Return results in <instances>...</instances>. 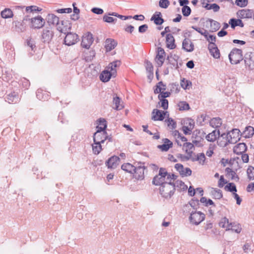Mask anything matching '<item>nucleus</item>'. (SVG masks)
<instances>
[{
    "instance_id": "f257e3e1",
    "label": "nucleus",
    "mask_w": 254,
    "mask_h": 254,
    "mask_svg": "<svg viewBox=\"0 0 254 254\" xmlns=\"http://www.w3.org/2000/svg\"><path fill=\"white\" fill-rule=\"evenodd\" d=\"M171 174L168 173L166 169L160 168L159 174L156 175L152 180V184L155 186H163L166 183H169L168 180H170Z\"/></svg>"
},
{
    "instance_id": "f03ea898",
    "label": "nucleus",
    "mask_w": 254,
    "mask_h": 254,
    "mask_svg": "<svg viewBox=\"0 0 254 254\" xmlns=\"http://www.w3.org/2000/svg\"><path fill=\"white\" fill-rule=\"evenodd\" d=\"M175 185L172 182L166 183L160 187V193L162 197L170 198L175 191Z\"/></svg>"
},
{
    "instance_id": "7ed1b4c3",
    "label": "nucleus",
    "mask_w": 254,
    "mask_h": 254,
    "mask_svg": "<svg viewBox=\"0 0 254 254\" xmlns=\"http://www.w3.org/2000/svg\"><path fill=\"white\" fill-rule=\"evenodd\" d=\"M229 59L232 64H236L239 63L243 59L242 50L233 49L229 54Z\"/></svg>"
},
{
    "instance_id": "20e7f679",
    "label": "nucleus",
    "mask_w": 254,
    "mask_h": 254,
    "mask_svg": "<svg viewBox=\"0 0 254 254\" xmlns=\"http://www.w3.org/2000/svg\"><path fill=\"white\" fill-rule=\"evenodd\" d=\"M205 219V214L200 211H192L189 217L190 222L194 225H198Z\"/></svg>"
},
{
    "instance_id": "39448f33",
    "label": "nucleus",
    "mask_w": 254,
    "mask_h": 254,
    "mask_svg": "<svg viewBox=\"0 0 254 254\" xmlns=\"http://www.w3.org/2000/svg\"><path fill=\"white\" fill-rule=\"evenodd\" d=\"M45 24V20L41 16L37 15L30 19V27L34 29H40Z\"/></svg>"
},
{
    "instance_id": "423d86ee",
    "label": "nucleus",
    "mask_w": 254,
    "mask_h": 254,
    "mask_svg": "<svg viewBox=\"0 0 254 254\" xmlns=\"http://www.w3.org/2000/svg\"><path fill=\"white\" fill-rule=\"evenodd\" d=\"M133 174V177L137 180H142L144 178V163L139 162L135 166Z\"/></svg>"
},
{
    "instance_id": "0eeeda50",
    "label": "nucleus",
    "mask_w": 254,
    "mask_h": 254,
    "mask_svg": "<svg viewBox=\"0 0 254 254\" xmlns=\"http://www.w3.org/2000/svg\"><path fill=\"white\" fill-rule=\"evenodd\" d=\"M54 35V31L50 28L46 27L42 31L41 40L44 43L49 44Z\"/></svg>"
},
{
    "instance_id": "6e6552de",
    "label": "nucleus",
    "mask_w": 254,
    "mask_h": 254,
    "mask_svg": "<svg viewBox=\"0 0 254 254\" xmlns=\"http://www.w3.org/2000/svg\"><path fill=\"white\" fill-rule=\"evenodd\" d=\"M79 41V38L77 34L67 32L64 39V43L65 45L70 46L75 44Z\"/></svg>"
},
{
    "instance_id": "1a4fd4ad",
    "label": "nucleus",
    "mask_w": 254,
    "mask_h": 254,
    "mask_svg": "<svg viewBox=\"0 0 254 254\" xmlns=\"http://www.w3.org/2000/svg\"><path fill=\"white\" fill-rule=\"evenodd\" d=\"M240 130L237 128L233 129L231 131L228 132L226 134L230 140V143L235 144L240 139Z\"/></svg>"
},
{
    "instance_id": "9d476101",
    "label": "nucleus",
    "mask_w": 254,
    "mask_h": 254,
    "mask_svg": "<svg viewBox=\"0 0 254 254\" xmlns=\"http://www.w3.org/2000/svg\"><path fill=\"white\" fill-rule=\"evenodd\" d=\"M246 66L250 69H254V53H247L244 59Z\"/></svg>"
},
{
    "instance_id": "9b49d317",
    "label": "nucleus",
    "mask_w": 254,
    "mask_h": 254,
    "mask_svg": "<svg viewBox=\"0 0 254 254\" xmlns=\"http://www.w3.org/2000/svg\"><path fill=\"white\" fill-rule=\"evenodd\" d=\"M93 42V35L91 33L88 32L85 36L83 37L81 42V46L83 48L89 49Z\"/></svg>"
},
{
    "instance_id": "f8f14e48",
    "label": "nucleus",
    "mask_w": 254,
    "mask_h": 254,
    "mask_svg": "<svg viewBox=\"0 0 254 254\" xmlns=\"http://www.w3.org/2000/svg\"><path fill=\"white\" fill-rule=\"evenodd\" d=\"M175 168L178 171L182 177L190 176L191 174V170L189 168H184L183 165L181 164H176L175 165Z\"/></svg>"
},
{
    "instance_id": "ddd939ff",
    "label": "nucleus",
    "mask_w": 254,
    "mask_h": 254,
    "mask_svg": "<svg viewBox=\"0 0 254 254\" xmlns=\"http://www.w3.org/2000/svg\"><path fill=\"white\" fill-rule=\"evenodd\" d=\"M106 131H97L93 135V142L103 143L107 140Z\"/></svg>"
},
{
    "instance_id": "4468645a",
    "label": "nucleus",
    "mask_w": 254,
    "mask_h": 254,
    "mask_svg": "<svg viewBox=\"0 0 254 254\" xmlns=\"http://www.w3.org/2000/svg\"><path fill=\"white\" fill-rule=\"evenodd\" d=\"M120 160V159L118 156L114 155L106 161L105 164L108 168L115 169L119 165Z\"/></svg>"
},
{
    "instance_id": "2eb2a0df",
    "label": "nucleus",
    "mask_w": 254,
    "mask_h": 254,
    "mask_svg": "<svg viewBox=\"0 0 254 254\" xmlns=\"http://www.w3.org/2000/svg\"><path fill=\"white\" fill-rule=\"evenodd\" d=\"M208 49L211 55L215 59H219L220 56L219 50L214 42H210L208 44Z\"/></svg>"
},
{
    "instance_id": "dca6fc26",
    "label": "nucleus",
    "mask_w": 254,
    "mask_h": 254,
    "mask_svg": "<svg viewBox=\"0 0 254 254\" xmlns=\"http://www.w3.org/2000/svg\"><path fill=\"white\" fill-rule=\"evenodd\" d=\"M15 9H23L24 8H25V11L27 13L34 14V13H37L42 10V8L38 7L36 5H30L28 6H16Z\"/></svg>"
},
{
    "instance_id": "f3484780",
    "label": "nucleus",
    "mask_w": 254,
    "mask_h": 254,
    "mask_svg": "<svg viewBox=\"0 0 254 254\" xmlns=\"http://www.w3.org/2000/svg\"><path fill=\"white\" fill-rule=\"evenodd\" d=\"M230 140L228 135L225 133H223L218 136L217 143L220 147H224L230 143Z\"/></svg>"
},
{
    "instance_id": "a211bd4d",
    "label": "nucleus",
    "mask_w": 254,
    "mask_h": 254,
    "mask_svg": "<svg viewBox=\"0 0 254 254\" xmlns=\"http://www.w3.org/2000/svg\"><path fill=\"white\" fill-rule=\"evenodd\" d=\"M182 49L187 52H191L194 50V44L189 38H185L182 43Z\"/></svg>"
},
{
    "instance_id": "6ab92c4d",
    "label": "nucleus",
    "mask_w": 254,
    "mask_h": 254,
    "mask_svg": "<svg viewBox=\"0 0 254 254\" xmlns=\"http://www.w3.org/2000/svg\"><path fill=\"white\" fill-rule=\"evenodd\" d=\"M165 54V52L163 49L162 48H158L157 51V54L156 55L155 60L156 62L158 64V66L160 67L162 65L164 61V56Z\"/></svg>"
},
{
    "instance_id": "aec40b11",
    "label": "nucleus",
    "mask_w": 254,
    "mask_h": 254,
    "mask_svg": "<svg viewBox=\"0 0 254 254\" xmlns=\"http://www.w3.org/2000/svg\"><path fill=\"white\" fill-rule=\"evenodd\" d=\"M164 111L158 109H154L152 111V120L153 121H163L165 118Z\"/></svg>"
},
{
    "instance_id": "412c9836",
    "label": "nucleus",
    "mask_w": 254,
    "mask_h": 254,
    "mask_svg": "<svg viewBox=\"0 0 254 254\" xmlns=\"http://www.w3.org/2000/svg\"><path fill=\"white\" fill-rule=\"evenodd\" d=\"M237 14L240 18L244 19L252 18L254 14L252 10L246 9L239 10Z\"/></svg>"
},
{
    "instance_id": "4be33fe9",
    "label": "nucleus",
    "mask_w": 254,
    "mask_h": 254,
    "mask_svg": "<svg viewBox=\"0 0 254 254\" xmlns=\"http://www.w3.org/2000/svg\"><path fill=\"white\" fill-rule=\"evenodd\" d=\"M46 20L49 26H55L59 23V18L54 14H49L47 16Z\"/></svg>"
},
{
    "instance_id": "5701e85b",
    "label": "nucleus",
    "mask_w": 254,
    "mask_h": 254,
    "mask_svg": "<svg viewBox=\"0 0 254 254\" xmlns=\"http://www.w3.org/2000/svg\"><path fill=\"white\" fill-rule=\"evenodd\" d=\"M150 20L153 21L156 25H160L164 22V20L162 18L161 13L157 11L152 16Z\"/></svg>"
},
{
    "instance_id": "b1692460",
    "label": "nucleus",
    "mask_w": 254,
    "mask_h": 254,
    "mask_svg": "<svg viewBox=\"0 0 254 254\" xmlns=\"http://www.w3.org/2000/svg\"><path fill=\"white\" fill-rule=\"evenodd\" d=\"M12 24L15 26V30L17 32H24L26 30V24L23 21H14Z\"/></svg>"
},
{
    "instance_id": "393cba45",
    "label": "nucleus",
    "mask_w": 254,
    "mask_h": 254,
    "mask_svg": "<svg viewBox=\"0 0 254 254\" xmlns=\"http://www.w3.org/2000/svg\"><path fill=\"white\" fill-rule=\"evenodd\" d=\"M175 38L171 34H167L166 36L167 47L170 49H174L176 46L175 44Z\"/></svg>"
},
{
    "instance_id": "a878e982",
    "label": "nucleus",
    "mask_w": 254,
    "mask_h": 254,
    "mask_svg": "<svg viewBox=\"0 0 254 254\" xmlns=\"http://www.w3.org/2000/svg\"><path fill=\"white\" fill-rule=\"evenodd\" d=\"M36 97L40 100L45 101L49 99L50 93L42 89H38L36 92Z\"/></svg>"
},
{
    "instance_id": "bb28decb",
    "label": "nucleus",
    "mask_w": 254,
    "mask_h": 254,
    "mask_svg": "<svg viewBox=\"0 0 254 254\" xmlns=\"http://www.w3.org/2000/svg\"><path fill=\"white\" fill-rule=\"evenodd\" d=\"M19 100V97L17 93L15 92H12L5 97V101L9 103H16Z\"/></svg>"
},
{
    "instance_id": "cd10ccee",
    "label": "nucleus",
    "mask_w": 254,
    "mask_h": 254,
    "mask_svg": "<svg viewBox=\"0 0 254 254\" xmlns=\"http://www.w3.org/2000/svg\"><path fill=\"white\" fill-rule=\"evenodd\" d=\"M247 147L245 143H240L235 146L233 148L234 152L237 154H241L246 151Z\"/></svg>"
},
{
    "instance_id": "c85d7f7f",
    "label": "nucleus",
    "mask_w": 254,
    "mask_h": 254,
    "mask_svg": "<svg viewBox=\"0 0 254 254\" xmlns=\"http://www.w3.org/2000/svg\"><path fill=\"white\" fill-rule=\"evenodd\" d=\"M164 144L158 145L157 147L162 151H167L173 146V143L168 138L163 139Z\"/></svg>"
},
{
    "instance_id": "c756f323",
    "label": "nucleus",
    "mask_w": 254,
    "mask_h": 254,
    "mask_svg": "<svg viewBox=\"0 0 254 254\" xmlns=\"http://www.w3.org/2000/svg\"><path fill=\"white\" fill-rule=\"evenodd\" d=\"M220 135V131L219 129H215L206 136V139L210 142H214L218 139Z\"/></svg>"
},
{
    "instance_id": "7c9ffc66",
    "label": "nucleus",
    "mask_w": 254,
    "mask_h": 254,
    "mask_svg": "<svg viewBox=\"0 0 254 254\" xmlns=\"http://www.w3.org/2000/svg\"><path fill=\"white\" fill-rule=\"evenodd\" d=\"M117 45V42L114 39L108 38L105 41V47L107 51H111L114 49Z\"/></svg>"
},
{
    "instance_id": "2f4dec72",
    "label": "nucleus",
    "mask_w": 254,
    "mask_h": 254,
    "mask_svg": "<svg viewBox=\"0 0 254 254\" xmlns=\"http://www.w3.org/2000/svg\"><path fill=\"white\" fill-rule=\"evenodd\" d=\"M113 74L111 71L105 70L100 74V79L104 82H107L110 79L112 75Z\"/></svg>"
},
{
    "instance_id": "473e14b6",
    "label": "nucleus",
    "mask_w": 254,
    "mask_h": 254,
    "mask_svg": "<svg viewBox=\"0 0 254 254\" xmlns=\"http://www.w3.org/2000/svg\"><path fill=\"white\" fill-rule=\"evenodd\" d=\"M222 124V120L219 117L213 118L210 120L209 125L213 128L219 127Z\"/></svg>"
},
{
    "instance_id": "72a5a7b5",
    "label": "nucleus",
    "mask_w": 254,
    "mask_h": 254,
    "mask_svg": "<svg viewBox=\"0 0 254 254\" xmlns=\"http://www.w3.org/2000/svg\"><path fill=\"white\" fill-rule=\"evenodd\" d=\"M229 24L233 29H234L236 26L243 27L244 26L242 21L240 19L231 18L229 20Z\"/></svg>"
},
{
    "instance_id": "f704fd0d",
    "label": "nucleus",
    "mask_w": 254,
    "mask_h": 254,
    "mask_svg": "<svg viewBox=\"0 0 254 254\" xmlns=\"http://www.w3.org/2000/svg\"><path fill=\"white\" fill-rule=\"evenodd\" d=\"M211 195L215 199H220L222 197L223 194L222 191L218 189L212 188L210 191Z\"/></svg>"
},
{
    "instance_id": "c9c22d12",
    "label": "nucleus",
    "mask_w": 254,
    "mask_h": 254,
    "mask_svg": "<svg viewBox=\"0 0 254 254\" xmlns=\"http://www.w3.org/2000/svg\"><path fill=\"white\" fill-rule=\"evenodd\" d=\"M1 17L4 19L11 18L13 16L12 11L8 8H6L0 12Z\"/></svg>"
},
{
    "instance_id": "e433bc0d",
    "label": "nucleus",
    "mask_w": 254,
    "mask_h": 254,
    "mask_svg": "<svg viewBox=\"0 0 254 254\" xmlns=\"http://www.w3.org/2000/svg\"><path fill=\"white\" fill-rule=\"evenodd\" d=\"M243 134L245 138H250L254 134V128L251 126L247 127Z\"/></svg>"
},
{
    "instance_id": "4c0bfd02",
    "label": "nucleus",
    "mask_w": 254,
    "mask_h": 254,
    "mask_svg": "<svg viewBox=\"0 0 254 254\" xmlns=\"http://www.w3.org/2000/svg\"><path fill=\"white\" fill-rule=\"evenodd\" d=\"M120 102L121 99L119 97H114L113 100V104L114 106L113 108L116 110L122 109L124 108V106L122 104H120Z\"/></svg>"
},
{
    "instance_id": "58836bf2",
    "label": "nucleus",
    "mask_w": 254,
    "mask_h": 254,
    "mask_svg": "<svg viewBox=\"0 0 254 254\" xmlns=\"http://www.w3.org/2000/svg\"><path fill=\"white\" fill-rule=\"evenodd\" d=\"M135 166L131 164L130 163H124L122 165L121 168L124 171L133 174V170L134 169Z\"/></svg>"
},
{
    "instance_id": "ea45409f",
    "label": "nucleus",
    "mask_w": 254,
    "mask_h": 254,
    "mask_svg": "<svg viewBox=\"0 0 254 254\" xmlns=\"http://www.w3.org/2000/svg\"><path fill=\"white\" fill-rule=\"evenodd\" d=\"M179 57L175 55L173 57L171 56L170 58H168L169 63L172 65V68L174 67L176 69H178L179 68L177 61Z\"/></svg>"
},
{
    "instance_id": "a19ab883",
    "label": "nucleus",
    "mask_w": 254,
    "mask_h": 254,
    "mask_svg": "<svg viewBox=\"0 0 254 254\" xmlns=\"http://www.w3.org/2000/svg\"><path fill=\"white\" fill-rule=\"evenodd\" d=\"M203 7L207 10L212 9L214 12H218L220 9V6L216 3L209 4L206 3L204 5L203 3Z\"/></svg>"
},
{
    "instance_id": "79ce46f5",
    "label": "nucleus",
    "mask_w": 254,
    "mask_h": 254,
    "mask_svg": "<svg viewBox=\"0 0 254 254\" xmlns=\"http://www.w3.org/2000/svg\"><path fill=\"white\" fill-rule=\"evenodd\" d=\"M225 172L226 173V175L231 177L232 180H239V177L238 175L236 174V172L232 170V169L230 168H226L225 169Z\"/></svg>"
},
{
    "instance_id": "37998d69",
    "label": "nucleus",
    "mask_w": 254,
    "mask_h": 254,
    "mask_svg": "<svg viewBox=\"0 0 254 254\" xmlns=\"http://www.w3.org/2000/svg\"><path fill=\"white\" fill-rule=\"evenodd\" d=\"M192 161H198L200 164L203 165L205 160V156L203 153H200L197 154L196 158H192Z\"/></svg>"
},
{
    "instance_id": "c03bdc74",
    "label": "nucleus",
    "mask_w": 254,
    "mask_h": 254,
    "mask_svg": "<svg viewBox=\"0 0 254 254\" xmlns=\"http://www.w3.org/2000/svg\"><path fill=\"white\" fill-rule=\"evenodd\" d=\"M101 143L94 142L92 144V150L94 154L98 155L102 150Z\"/></svg>"
},
{
    "instance_id": "a18cd8bd",
    "label": "nucleus",
    "mask_w": 254,
    "mask_h": 254,
    "mask_svg": "<svg viewBox=\"0 0 254 254\" xmlns=\"http://www.w3.org/2000/svg\"><path fill=\"white\" fill-rule=\"evenodd\" d=\"M231 223H229L228 219L226 217L223 218L219 222V226L222 228H226L227 230L230 228Z\"/></svg>"
},
{
    "instance_id": "49530a36",
    "label": "nucleus",
    "mask_w": 254,
    "mask_h": 254,
    "mask_svg": "<svg viewBox=\"0 0 254 254\" xmlns=\"http://www.w3.org/2000/svg\"><path fill=\"white\" fill-rule=\"evenodd\" d=\"M111 15H109L108 13L105 14L103 17V20L108 23L115 24L117 21L116 18H113Z\"/></svg>"
},
{
    "instance_id": "de8ad7c7",
    "label": "nucleus",
    "mask_w": 254,
    "mask_h": 254,
    "mask_svg": "<svg viewBox=\"0 0 254 254\" xmlns=\"http://www.w3.org/2000/svg\"><path fill=\"white\" fill-rule=\"evenodd\" d=\"M241 227L239 224H236L235 223H231L230 228L227 230H232L237 233H240L241 231Z\"/></svg>"
},
{
    "instance_id": "09e8293b",
    "label": "nucleus",
    "mask_w": 254,
    "mask_h": 254,
    "mask_svg": "<svg viewBox=\"0 0 254 254\" xmlns=\"http://www.w3.org/2000/svg\"><path fill=\"white\" fill-rule=\"evenodd\" d=\"M180 84L184 89H189L192 85V83L190 80H186L185 78L181 79Z\"/></svg>"
},
{
    "instance_id": "8fccbe9b",
    "label": "nucleus",
    "mask_w": 254,
    "mask_h": 254,
    "mask_svg": "<svg viewBox=\"0 0 254 254\" xmlns=\"http://www.w3.org/2000/svg\"><path fill=\"white\" fill-rule=\"evenodd\" d=\"M178 106L180 111L189 110L190 108L189 104L186 101L179 102Z\"/></svg>"
},
{
    "instance_id": "3c124183",
    "label": "nucleus",
    "mask_w": 254,
    "mask_h": 254,
    "mask_svg": "<svg viewBox=\"0 0 254 254\" xmlns=\"http://www.w3.org/2000/svg\"><path fill=\"white\" fill-rule=\"evenodd\" d=\"M109 15H113L114 16L117 17L118 18H119L120 19H121L122 20H127L131 19L132 16H124L122 15H120L118 14V13L113 12H109L108 13Z\"/></svg>"
},
{
    "instance_id": "603ef678",
    "label": "nucleus",
    "mask_w": 254,
    "mask_h": 254,
    "mask_svg": "<svg viewBox=\"0 0 254 254\" xmlns=\"http://www.w3.org/2000/svg\"><path fill=\"white\" fill-rule=\"evenodd\" d=\"M183 147L186 153L191 152V154L192 153V151H191V149L194 148L193 143L190 142H186L184 144Z\"/></svg>"
},
{
    "instance_id": "864d4df0",
    "label": "nucleus",
    "mask_w": 254,
    "mask_h": 254,
    "mask_svg": "<svg viewBox=\"0 0 254 254\" xmlns=\"http://www.w3.org/2000/svg\"><path fill=\"white\" fill-rule=\"evenodd\" d=\"M120 61H116L112 63H111L109 64L110 67L111 68V71L113 73H114L116 72V67L119 66L120 65Z\"/></svg>"
},
{
    "instance_id": "5fc2aeb1",
    "label": "nucleus",
    "mask_w": 254,
    "mask_h": 254,
    "mask_svg": "<svg viewBox=\"0 0 254 254\" xmlns=\"http://www.w3.org/2000/svg\"><path fill=\"white\" fill-rule=\"evenodd\" d=\"M225 190L232 192H235L237 191V189L234 183H229L225 187Z\"/></svg>"
},
{
    "instance_id": "6e6d98bb",
    "label": "nucleus",
    "mask_w": 254,
    "mask_h": 254,
    "mask_svg": "<svg viewBox=\"0 0 254 254\" xmlns=\"http://www.w3.org/2000/svg\"><path fill=\"white\" fill-rule=\"evenodd\" d=\"M165 121L167 122L168 127L172 129L176 128L177 127V124L176 122H175L173 119H172V118H168V119Z\"/></svg>"
},
{
    "instance_id": "4d7b16f0",
    "label": "nucleus",
    "mask_w": 254,
    "mask_h": 254,
    "mask_svg": "<svg viewBox=\"0 0 254 254\" xmlns=\"http://www.w3.org/2000/svg\"><path fill=\"white\" fill-rule=\"evenodd\" d=\"M210 22L211 27L214 30V31H217L220 28V24L216 21L211 19H209Z\"/></svg>"
},
{
    "instance_id": "13d9d810",
    "label": "nucleus",
    "mask_w": 254,
    "mask_h": 254,
    "mask_svg": "<svg viewBox=\"0 0 254 254\" xmlns=\"http://www.w3.org/2000/svg\"><path fill=\"white\" fill-rule=\"evenodd\" d=\"M200 201L202 203H205V206H206L214 205V202L211 199H207L205 197H202L200 198Z\"/></svg>"
},
{
    "instance_id": "bf43d9fd",
    "label": "nucleus",
    "mask_w": 254,
    "mask_h": 254,
    "mask_svg": "<svg viewBox=\"0 0 254 254\" xmlns=\"http://www.w3.org/2000/svg\"><path fill=\"white\" fill-rule=\"evenodd\" d=\"M247 174L248 178L250 180H254V168L253 167H249L247 169Z\"/></svg>"
},
{
    "instance_id": "052dcab7",
    "label": "nucleus",
    "mask_w": 254,
    "mask_h": 254,
    "mask_svg": "<svg viewBox=\"0 0 254 254\" xmlns=\"http://www.w3.org/2000/svg\"><path fill=\"white\" fill-rule=\"evenodd\" d=\"M182 13L185 16H188L191 13V9L189 6H184L182 9Z\"/></svg>"
},
{
    "instance_id": "680f3d73",
    "label": "nucleus",
    "mask_w": 254,
    "mask_h": 254,
    "mask_svg": "<svg viewBox=\"0 0 254 254\" xmlns=\"http://www.w3.org/2000/svg\"><path fill=\"white\" fill-rule=\"evenodd\" d=\"M170 4L169 0H160L159 2V6L163 8H167Z\"/></svg>"
},
{
    "instance_id": "e2e57ef3",
    "label": "nucleus",
    "mask_w": 254,
    "mask_h": 254,
    "mask_svg": "<svg viewBox=\"0 0 254 254\" xmlns=\"http://www.w3.org/2000/svg\"><path fill=\"white\" fill-rule=\"evenodd\" d=\"M235 3L241 7H244L248 5V0H236Z\"/></svg>"
},
{
    "instance_id": "0e129e2a",
    "label": "nucleus",
    "mask_w": 254,
    "mask_h": 254,
    "mask_svg": "<svg viewBox=\"0 0 254 254\" xmlns=\"http://www.w3.org/2000/svg\"><path fill=\"white\" fill-rule=\"evenodd\" d=\"M185 126H187L190 128H193L194 123L193 120L191 119H187L184 122Z\"/></svg>"
},
{
    "instance_id": "69168bd1",
    "label": "nucleus",
    "mask_w": 254,
    "mask_h": 254,
    "mask_svg": "<svg viewBox=\"0 0 254 254\" xmlns=\"http://www.w3.org/2000/svg\"><path fill=\"white\" fill-rule=\"evenodd\" d=\"M27 46L30 48L31 51H33V52H35V50L36 49V47L34 41L31 40V39L27 40Z\"/></svg>"
},
{
    "instance_id": "338daca9",
    "label": "nucleus",
    "mask_w": 254,
    "mask_h": 254,
    "mask_svg": "<svg viewBox=\"0 0 254 254\" xmlns=\"http://www.w3.org/2000/svg\"><path fill=\"white\" fill-rule=\"evenodd\" d=\"M189 204L193 209H197L199 205V200L197 199H192Z\"/></svg>"
},
{
    "instance_id": "774afa93",
    "label": "nucleus",
    "mask_w": 254,
    "mask_h": 254,
    "mask_svg": "<svg viewBox=\"0 0 254 254\" xmlns=\"http://www.w3.org/2000/svg\"><path fill=\"white\" fill-rule=\"evenodd\" d=\"M145 67L147 72H153V66L152 63L149 61H145Z\"/></svg>"
}]
</instances>
